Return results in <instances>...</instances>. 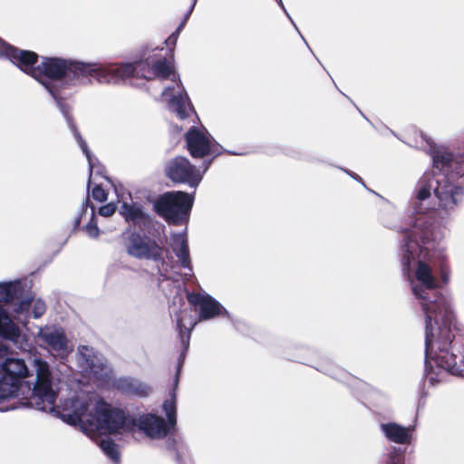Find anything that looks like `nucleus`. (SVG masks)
<instances>
[{"label": "nucleus", "instance_id": "obj_26", "mask_svg": "<svg viewBox=\"0 0 464 464\" xmlns=\"http://www.w3.org/2000/svg\"><path fill=\"white\" fill-rule=\"evenodd\" d=\"M116 210V205L114 203H108L99 209V214L103 217H111Z\"/></svg>", "mask_w": 464, "mask_h": 464}, {"label": "nucleus", "instance_id": "obj_27", "mask_svg": "<svg viewBox=\"0 0 464 464\" xmlns=\"http://www.w3.org/2000/svg\"><path fill=\"white\" fill-rule=\"evenodd\" d=\"M440 277L444 284L449 283L450 277V269L443 265V262H440Z\"/></svg>", "mask_w": 464, "mask_h": 464}, {"label": "nucleus", "instance_id": "obj_9", "mask_svg": "<svg viewBox=\"0 0 464 464\" xmlns=\"http://www.w3.org/2000/svg\"><path fill=\"white\" fill-rule=\"evenodd\" d=\"M194 201L193 196L183 191L163 194L154 203L156 211L172 225L186 223Z\"/></svg>", "mask_w": 464, "mask_h": 464}, {"label": "nucleus", "instance_id": "obj_8", "mask_svg": "<svg viewBox=\"0 0 464 464\" xmlns=\"http://www.w3.org/2000/svg\"><path fill=\"white\" fill-rule=\"evenodd\" d=\"M129 255L140 258L153 260L161 276L166 279L177 280V272L173 257L167 249L160 247L154 241L141 237L139 235H132L127 245Z\"/></svg>", "mask_w": 464, "mask_h": 464}, {"label": "nucleus", "instance_id": "obj_6", "mask_svg": "<svg viewBox=\"0 0 464 464\" xmlns=\"http://www.w3.org/2000/svg\"><path fill=\"white\" fill-rule=\"evenodd\" d=\"M77 362L83 372L93 376L102 386L111 387L132 396H146L150 392V388L139 380L130 377L116 378L104 358L96 353L92 347H78Z\"/></svg>", "mask_w": 464, "mask_h": 464}, {"label": "nucleus", "instance_id": "obj_28", "mask_svg": "<svg viewBox=\"0 0 464 464\" xmlns=\"http://www.w3.org/2000/svg\"><path fill=\"white\" fill-rule=\"evenodd\" d=\"M386 464H403V458L400 453H392Z\"/></svg>", "mask_w": 464, "mask_h": 464}, {"label": "nucleus", "instance_id": "obj_33", "mask_svg": "<svg viewBox=\"0 0 464 464\" xmlns=\"http://www.w3.org/2000/svg\"><path fill=\"white\" fill-rule=\"evenodd\" d=\"M61 111H63V113H65V111L63 108H61Z\"/></svg>", "mask_w": 464, "mask_h": 464}, {"label": "nucleus", "instance_id": "obj_20", "mask_svg": "<svg viewBox=\"0 0 464 464\" xmlns=\"http://www.w3.org/2000/svg\"><path fill=\"white\" fill-rule=\"evenodd\" d=\"M188 316L187 312H182L178 315L177 318V325L179 331V335L181 338L182 344L185 349L188 347V340L190 336V332L197 324V322L190 319L188 323H186V317Z\"/></svg>", "mask_w": 464, "mask_h": 464}, {"label": "nucleus", "instance_id": "obj_17", "mask_svg": "<svg viewBox=\"0 0 464 464\" xmlns=\"http://www.w3.org/2000/svg\"><path fill=\"white\" fill-rule=\"evenodd\" d=\"M381 430L387 440L397 444H409L411 440L412 429L410 427L389 422L381 424Z\"/></svg>", "mask_w": 464, "mask_h": 464}, {"label": "nucleus", "instance_id": "obj_16", "mask_svg": "<svg viewBox=\"0 0 464 464\" xmlns=\"http://www.w3.org/2000/svg\"><path fill=\"white\" fill-rule=\"evenodd\" d=\"M139 428L152 439H161L168 433L169 427L164 420L153 414H146L140 418Z\"/></svg>", "mask_w": 464, "mask_h": 464}, {"label": "nucleus", "instance_id": "obj_13", "mask_svg": "<svg viewBox=\"0 0 464 464\" xmlns=\"http://www.w3.org/2000/svg\"><path fill=\"white\" fill-rule=\"evenodd\" d=\"M188 150L193 158H204L219 154L218 145L204 129L192 127L186 134Z\"/></svg>", "mask_w": 464, "mask_h": 464}, {"label": "nucleus", "instance_id": "obj_19", "mask_svg": "<svg viewBox=\"0 0 464 464\" xmlns=\"http://www.w3.org/2000/svg\"><path fill=\"white\" fill-rule=\"evenodd\" d=\"M120 211L127 221L134 224H144L148 219L147 215L138 204L123 203Z\"/></svg>", "mask_w": 464, "mask_h": 464}, {"label": "nucleus", "instance_id": "obj_1", "mask_svg": "<svg viewBox=\"0 0 464 464\" xmlns=\"http://www.w3.org/2000/svg\"><path fill=\"white\" fill-rule=\"evenodd\" d=\"M29 362L34 373L32 387L0 374V405L22 396L25 400L23 405L55 413L63 421L79 426L92 440L101 434H124L134 430L136 423L133 418L123 410L111 406L92 392H71L55 407V379L49 362L35 354ZM15 408L14 405L0 406V411Z\"/></svg>", "mask_w": 464, "mask_h": 464}, {"label": "nucleus", "instance_id": "obj_14", "mask_svg": "<svg viewBox=\"0 0 464 464\" xmlns=\"http://www.w3.org/2000/svg\"><path fill=\"white\" fill-rule=\"evenodd\" d=\"M188 301L198 313L199 321L209 320L223 314H227L219 302L205 292L188 294Z\"/></svg>", "mask_w": 464, "mask_h": 464}, {"label": "nucleus", "instance_id": "obj_15", "mask_svg": "<svg viewBox=\"0 0 464 464\" xmlns=\"http://www.w3.org/2000/svg\"><path fill=\"white\" fill-rule=\"evenodd\" d=\"M46 311L44 302L39 298L24 297L21 298L13 308L14 318L24 324H26L27 319L32 316L35 319L40 318Z\"/></svg>", "mask_w": 464, "mask_h": 464}, {"label": "nucleus", "instance_id": "obj_31", "mask_svg": "<svg viewBox=\"0 0 464 464\" xmlns=\"http://www.w3.org/2000/svg\"><path fill=\"white\" fill-rule=\"evenodd\" d=\"M61 111H63V113H65V111L63 108H61Z\"/></svg>", "mask_w": 464, "mask_h": 464}, {"label": "nucleus", "instance_id": "obj_7", "mask_svg": "<svg viewBox=\"0 0 464 464\" xmlns=\"http://www.w3.org/2000/svg\"><path fill=\"white\" fill-rule=\"evenodd\" d=\"M22 292L20 280L0 283V336L13 342L17 348L25 350L28 346L27 338L5 308V305H11L13 309L14 304L21 299Z\"/></svg>", "mask_w": 464, "mask_h": 464}, {"label": "nucleus", "instance_id": "obj_32", "mask_svg": "<svg viewBox=\"0 0 464 464\" xmlns=\"http://www.w3.org/2000/svg\"><path fill=\"white\" fill-rule=\"evenodd\" d=\"M61 111H63V113H65V111L63 108H61Z\"/></svg>", "mask_w": 464, "mask_h": 464}, {"label": "nucleus", "instance_id": "obj_5", "mask_svg": "<svg viewBox=\"0 0 464 464\" xmlns=\"http://www.w3.org/2000/svg\"><path fill=\"white\" fill-rule=\"evenodd\" d=\"M451 314L439 319L441 325L437 328L431 324L426 328L425 353L426 366L432 367L431 362L448 372L457 373L464 366V340L453 343L454 335L450 324Z\"/></svg>", "mask_w": 464, "mask_h": 464}, {"label": "nucleus", "instance_id": "obj_23", "mask_svg": "<svg viewBox=\"0 0 464 464\" xmlns=\"http://www.w3.org/2000/svg\"><path fill=\"white\" fill-rule=\"evenodd\" d=\"M74 131V137L78 142V144L80 145L82 150L83 151V153L85 154L86 158H87V160H88V163H89V168H90V179L92 178V173L94 171V169H95V160L96 159L92 158L88 148H87V145L86 143L82 140V137L80 136V134L75 130H73Z\"/></svg>", "mask_w": 464, "mask_h": 464}, {"label": "nucleus", "instance_id": "obj_21", "mask_svg": "<svg viewBox=\"0 0 464 464\" xmlns=\"http://www.w3.org/2000/svg\"><path fill=\"white\" fill-rule=\"evenodd\" d=\"M101 450L114 462H118L120 452L118 446L111 440H102L100 442Z\"/></svg>", "mask_w": 464, "mask_h": 464}, {"label": "nucleus", "instance_id": "obj_25", "mask_svg": "<svg viewBox=\"0 0 464 464\" xmlns=\"http://www.w3.org/2000/svg\"><path fill=\"white\" fill-rule=\"evenodd\" d=\"M92 195L94 199H96V200H98L100 202L105 201L107 199V193L100 186H95L92 188Z\"/></svg>", "mask_w": 464, "mask_h": 464}, {"label": "nucleus", "instance_id": "obj_29", "mask_svg": "<svg viewBox=\"0 0 464 464\" xmlns=\"http://www.w3.org/2000/svg\"><path fill=\"white\" fill-rule=\"evenodd\" d=\"M276 1L278 2L279 5L283 8V10L285 11V14H286V15L288 16V18H289L291 21H293V20L291 19V17H290L289 14L286 12V10H285V6H284V4H283V2H282V0H276ZM292 24H294V26L296 28V25L295 24V23H294V22H292Z\"/></svg>", "mask_w": 464, "mask_h": 464}, {"label": "nucleus", "instance_id": "obj_2", "mask_svg": "<svg viewBox=\"0 0 464 464\" xmlns=\"http://www.w3.org/2000/svg\"><path fill=\"white\" fill-rule=\"evenodd\" d=\"M0 56L7 58L12 63L40 82L62 107L58 91L53 84V81L66 79L73 82L82 77L93 76L103 83L118 82L142 72L140 77L147 80L154 78L168 79L171 86L164 88L162 99L169 104V110L180 120L187 118L191 112V105L183 87L177 82V75L172 66L164 59L150 64L146 62L125 63L121 64H98L66 60L58 57H42L41 63L35 66L38 55L32 51L21 50L7 44L0 39Z\"/></svg>", "mask_w": 464, "mask_h": 464}, {"label": "nucleus", "instance_id": "obj_3", "mask_svg": "<svg viewBox=\"0 0 464 464\" xmlns=\"http://www.w3.org/2000/svg\"><path fill=\"white\" fill-rule=\"evenodd\" d=\"M442 229L435 227L430 218L420 216L414 225L405 231L401 246V262L409 272L412 293L420 299L425 314L426 328L432 321L439 325V319L448 316L450 312L446 302L440 295L428 300L430 291L437 288V280L429 263L444 262L447 258V246Z\"/></svg>", "mask_w": 464, "mask_h": 464}, {"label": "nucleus", "instance_id": "obj_11", "mask_svg": "<svg viewBox=\"0 0 464 464\" xmlns=\"http://www.w3.org/2000/svg\"><path fill=\"white\" fill-rule=\"evenodd\" d=\"M0 374L30 387L34 379L24 360L15 357L4 344H0Z\"/></svg>", "mask_w": 464, "mask_h": 464}, {"label": "nucleus", "instance_id": "obj_10", "mask_svg": "<svg viewBox=\"0 0 464 464\" xmlns=\"http://www.w3.org/2000/svg\"><path fill=\"white\" fill-rule=\"evenodd\" d=\"M210 161H204L202 167L197 169L187 158L176 157L170 160L166 166V175L177 183H187L196 188L200 183L204 173L208 170Z\"/></svg>", "mask_w": 464, "mask_h": 464}, {"label": "nucleus", "instance_id": "obj_22", "mask_svg": "<svg viewBox=\"0 0 464 464\" xmlns=\"http://www.w3.org/2000/svg\"><path fill=\"white\" fill-rule=\"evenodd\" d=\"M163 410L168 418L169 426L174 427L176 424V401L174 395L169 400L165 401Z\"/></svg>", "mask_w": 464, "mask_h": 464}, {"label": "nucleus", "instance_id": "obj_12", "mask_svg": "<svg viewBox=\"0 0 464 464\" xmlns=\"http://www.w3.org/2000/svg\"><path fill=\"white\" fill-rule=\"evenodd\" d=\"M37 337L44 343L53 355L60 360H65L73 350L72 344L60 327L53 325L40 327Z\"/></svg>", "mask_w": 464, "mask_h": 464}, {"label": "nucleus", "instance_id": "obj_30", "mask_svg": "<svg viewBox=\"0 0 464 464\" xmlns=\"http://www.w3.org/2000/svg\"><path fill=\"white\" fill-rule=\"evenodd\" d=\"M79 223H80V219L78 218V219L76 220V226H78V225H79Z\"/></svg>", "mask_w": 464, "mask_h": 464}, {"label": "nucleus", "instance_id": "obj_4", "mask_svg": "<svg viewBox=\"0 0 464 464\" xmlns=\"http://www.w3.org/2000/svg\"><path fill=\"white\" fill-rule=\"evenodd\" d=\"M432 159V169L425 172L415 186L414 208L419 213L430 209L434 199H438L442 208H452L458 202V196L462 193L448 176L464 175V151L453 155L440 148L433 151Z\"/></svg>", "mask_w": 464, "mask_h": 464}, {"label": "nucleus", "instance_id": "obj_24", "mask_svg": "<svg viewBox=\"0 0 464 464\" xmlns=\"http://www.w3.org/2000/svg\"><path fill=\"white\" fill-rule=\"evenodd\" d=\"M85 231L90 237L97 238L100 235V229L97 223L94 221V211L92 210L91 220L85 227Z\"/></svg>", "mask_w": 464, "mask_h": 464}, {"label": "nucleus", "instance_id": "obj_18", "mask_svg": "<svg viewBox=\"0 0 464 464\" xmlns=\"http://www.w3.org/2000/svg\"><path fill=\"white\" fill-rule=\"evenodd\" d=\"M170 246L181 263V266L191 271L188 241L185 234H174L170 239Z\"/></svg>", "mask_w": 464, "mask_h": 464}]
</instances>
